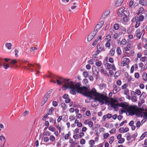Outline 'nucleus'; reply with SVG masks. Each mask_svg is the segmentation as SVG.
<instances>
[{
  "label": "nucleus",
  "mask_w": 147,
  "mask_h": 147,
  "mask_svg": "<svg viewBox=\"0 0 147 147\" xmlns=\"http://www.w3.org/2000/svg\"><path fill=\"white\" fill-rule=\"evenodd\" d=\"M81 85L80 83L75 84L74 89L75 90V94H72L75 95L76 92L82 94L83 95L92 98L94 97V100L96 101L104 100L106 103H108L109 98L107 96L106 94H102L98 92L95 88H93L90 91H88L87 88L85 86L81 87Z\"/></svg>",
  "instance_id": "obj_1"
},
{
  "label": "nucleus",
  "mask_w": 147,
  "mask_h": 147,
  "mask_svg": "<svg viewBox=\"0 0 147 147\" xmlns=\"http://www.w3.org/2000/svg\"><path fill=\"white\" fill-rule=\"evenodd\" d=\"M47 77L52 78L50 81V82L55 84L57 83L58 85L64 84L62 87L64 90H65L68 88H69L70 89V93L71 94H75V90L74 89L75 84H74L73 82L65 80L60 77L52 76L50 75L48 76Z\"/></svg>",
  "instance_id": "obj_2"
},
{
  "label": "nucleus",
  "mask_w": 147,
  "mask_h": 147,
  "mask_svg": "<svg viewBox=\"0 0 147 147\" xmlns=\"http://www.w3.org/2000/svg\"><path fill=\"white\" fill-rule=\"evenodd\" d=\"M127 111L131 116L136 114L139 111V109L136 106H131L129 107Z\"/></svg>",
  "instance_id": "obj_3"
},
{
  "label": "nucleus",
  "mask_w": 147,
  "mask_h": 147,
  "mask_svg": "<svg viewBox=\"0 0 147 147\" xmlns=\"http://www.w3.org/2000/svg\"><path fill=\"white\" fill-rule=\"evenodd\" d=\"M23 63L28 65V67H27L26 66H25L23 64L21 65L22 67H24L25 69L27 68L29 70H30L31 71H33L34 70L32 68V67H34V66L33 65L29 63L28 61L27 60L24 61L23 62Z\"/></svg>",
  "instance_id": "obj_4"
},
{
  "label": "nucleus",
  "mask_w": 147,
  "mask_h": 147,
  "mask_svg": "<svg viewBox=\"0 0 147 147\" xmlns=\"http://www.w3.org/2000/svg\"><path fill=\"white\" fill-rule=\"evenodd\" d=\"M117 14L119 17H122L127 14V12L125 10V7H123L119 9L117 12Z\"/></svg>",
  "instance_id": "obj_5"
},
{
  "label": "nucleus",
  "mask_w": 147,
  "mask_h": 147,
  "mask_svg": "<svg viewBox=\"0 0 147 147\" xmlns=\"http://www.w3.org/2000/svg\"><path fill=\"white\" fill-rule=\"evenodd\" d=\"M104 63L106 69L109 70L112 69L114 71L116 70V68L114 64H111L109 63H106L105 61L104 62Z\"/></svg>",
  "instance_id": "obj_6"
},
{
  "label": "nucleus",
  "mask_w": 147,
  "mask_h": 147,
  "mask_svg": "<svg viewBox=\"0 0 147 147\" xmlns=\"http://www.w3.org/2000/svg\"><path fill=\"white\" fill-rule=\"evenodd\" d=\"M105 51V49L102 47H101L100 45H98L97 48V50L96 53L93 55V56L96 58V55H97L101 51Z\"/></svg>",
  "instance_id": "obj_7"
},
{
  "label": "nucleus",
  "mask_w": 147,
  "mask_h": 147,
  "mask_svg": "<svg viewBox=\"0 0 147 147\" xmlns=\"http://www.w3.org/2000/svg\"><path fill=\"white\" fill-rule=\"evenodd\" d=\"M97 34L96 31H93L90 33L88 36L87 39L89 41H91Z\"/></svg>",
  "instance_id": "obj_8"
},
{
  "label": "nucleus",
  "mask_w": 147,
  "mask_h": 147,
  "mask_svg": "<svg viewBox=\"0 0 147 147\" xmlns=\"http://www.w3.org/2000/svg\"><path fill=\"white\" fill-rule=\"evenodd\" d=\"M138 20L141 22H142L144 19H146L147 18V14L145 13H141L138 17Z\"/></svg>",
  "instance_id": "obj_9"
},
{
  "label": "nucleus",
  "mask_w": 147,
  "mask_h": 147,
  "mask_svg": "<svg viewBox=\"0 0 147 147\" xmlns=\"http://www.w3.org/2000/svg\"><path fill=\"white\" fill-rule=\"evenodd\" d=\"M119 103H115V102L112 101L111 102L110 105L111 107L114 109L116 111H117L119 110L118 106H119Z\"/></svg>",
  "instance_id": "obj_10"
},
{
  "label": "nucleus",
  "mask_w": 147,
  "mask_h": 147,
  "mask_svg": "<svg viewBox=\"0 0 147 147\" xmlns=\"http://www.w3.org/2000/svg\"><path fill=\"white\" fill-rule=\"evenodd\" d=\"M119 106L123 108L124 109L127 111L129 107V105L126 102H121L118 104Z\"/></svg>",
  "instance_id": "obj_11"
},
{
  "label": "nucleus",
  "mask_w": 147,
  "mask_h": 147,
  "mask_svg": "<svg viewBox=\"0 0 147 147\" xmlns=\"http://www.w3.org/2000/svg\"><path fill=\"white\" fill-rule=\"evenodd\" d=\"M113 94H115L121 90L120 88L117 86L115 84H114L113 86Z\"/></svg>",
  "instance_id": "obj_12"
},
{
  "label": "nucleus",
  "mask_w": 147,
  "mask_h": 147,
  "mask_svg": "<svg viewBox=\"0 0 147 147\" xmlns=\"http://www.w3.org/2000/svg\"><path fill=\"white\" fill-rule=\"evenodd\" d=\"M110 12V11L109 10H106L102 15V18L103 19H105L106 17L109 15Z\"/></svg>",
  "instance_id": "obj_13"
},
{
  "label": "nucleus",
  "mask_w": 147,
  "mask_h": 147,
  "mask_svg": "<svg viewBox=\"0 0 147 147\" xmlns=\"http://www.w3.org/2000/svg\"><path fill=\"white\" fill-rule=\"evenodd\" d=\"M93 75L94 77H96V79H97L98 78V72L96 69L94 70H93Z\"/></svg>",
  "instance_id": "obj_14"
},
{
  "label": "nucleus",
  "mask_w": 147,
  "mask_h": 147,
  "mask_svg": "<svg viewBox=\"0 0 147 147\" xmlns=\"http://www.w3.org/2000/svg\"><path fill=\"white\" fill-rule=\"evenodd\" d=\"M129 61V59L127 58H125L123 59V66H125L127 65Z\"/></svg>",
  "instance_id": "obj_15"
},
{
  "label": "nucleus",
  "mask_w": 147,
  "mask_h": 147,
  "mask_svg": "<svg viewBox=\"0 0 147 147\" xmlns=\"http://www.w3.org/2000/svg\"><path fill=\"white\" fill-rule=\"evenodd\" d=\"M127 40L126 39H123L120 42H118V44H119L120 45H125L127 43Z\"/></svg>",
  "instance_id": "obj_16"
},
{
  "label": "nucleus",
  "mask_w": 147,
  "mask_h": 147,
  "mask_svg": "<svg viewBox=\"0 0 147 147\" xmlns=\"http://www.w3.org/2000/svg\"><path fill=\"white\" fill-rule=\"evenodd\" d=\"M6 47L9 50H10L11 49V47L12 44L10 43H6L5 44Z\"/></svg>",
  "instance_id": "obj_17"
},
{
  "label": "nucleus",
  "mask_w": 147,
  "mask_h": 147,
  "mask_svg": "<svg viewBox=\"0 0 147 147\" xmlns=\"http://www.w3.org/2000/svg\"><path fill=\"white\" fill-rule=\"evenodd\" d=\"M123 0H117L116 2V5L117 6L120 5L123 3Z\"/></svg>",
  "instance_id": "obj_18"
},
{
  "label": "nucleus",
  "mask_w": 147,
  "mask_h": 147,
  "mask_svg": "<svg viewBox=\"0 0 147 147\" xmlns=\"http://www.w3.org/2000/svg\"><path fill=\"white\" fill-rule=\"evenodd\" d=\"M146 97V93L144 92H143L140 96V99H144Z\"/></svg>",
  "instance_id": "obj_19"
},
{
  "label": "nucleus",
  "mask_w": 147,
  "mask_h": 147,
  "mask_svg": "<svg viewBox=\"0 0 147 147\" xmlns=\"http://www.w3.org/2000/svg\"><path fill=\"white\" fill-rule=\"evenodd\" d=\"M101 27L102 26L98 24H97L94 28V31H96L97 33L98 30H99Z\"/></svg>",
  "instance_id": "obj_20"
},
{
  "label": "nucleus",
  "mask_w": 147,
  "mask_h": 147,
  "mask_svg": "<svg viewBox=\"0 0 147 147\" xmlns=\"http://www.w3.org/2000/svg\"><path fill=\"white\" fill-rule=\"evenodd\" d=\"M143 80L146 81L147 80V74L145 72H144L142 75Z\"/></svg>",
  "instance_id": "obj_21"
},
{
  "label": "nucleus",
  "mask_w": 147,
  "mask_h": 147,
  "mask_svg": "<svg viewBox=\"0 0 147 147\" xmlns=\"http://www.w3.org/2000/svg\"><path fill=\"white\" fill-rule=\"evenodd\" d=\"M61 106L63 110H66L67 108V106L64 103H62L61 105Z\"/></svg>",
  "instance_id": "obj_22"
},
{
  "label": "nucleus",
  "mask_w": 147,
  "mask_h": 147,
  "mask_svg": "<svg viewBox=\"0 0 147 147\" xmlns=\"http://www.w3.org/2000/svg\"><path fill=\"white\" fill-rule=\"evenodd\" d=\"M140 21L138 19L135 22V27L136 28H138L140 26Z\"/></svg>",
  "instance_id": "obj_23"
},
{
  "label": "nucleus",
  "mask_w": 147,
  "mask_h": 147,
  "mask_svg": "<svg viewBox=\"0 0 147 147\" xmlns=\"http://www.w3.org/2000/svg\"><path fill=\"white\" fill-rule=\"evenodd\" d=\"M115 49L113 48L111 49L110 51L109 54L111 56H112L113 55L115 54Z\"/></svg>",
  "instance_id": "obj_24"
},
{
  "label": "nucleus",
  "mask_w": 147,
  "mask_h": 147,
  "mask_svg": "<svg viewBox=\"0 0 147 147\" xmlns=\"http://www.w3.org/2000/svg\"><path fill=\"white\" fill-rule=\"evenodd\" d=\"M139 2L143 6H145L146 5V1L145 0H139Z\"/></svg>",
  "instance_id": "obj_25"
},
{
  "label": "nucleus",
  "mask_w": 147,
  "mask_h": 147,
  "mask_svg": "<svg viewBox=\"0 0 147 147\" xmlns=\"http://www.w3.org/2000/svg\"><path fill=\"white\" fill-rule=\"evenodd\" d=\"M122 17H123V21L125 22H127L128 20L127 14H126V15H125V16H122Z\"/></svg>",
  "instance_id": "obj_26"
},
{
  "label": "nucleus",
  "mask_w": 147,
  "mask_h": 147,
  "mask_svg": "<svg viewBox=\"0 0 147 147\" xmlns=\"http://www.w3.org/2000/svg\"><path fill=\"white\" fill-rule=\"evenodd\" d=\"M54 111V108L53 107H51V108L48 110V113L49 115H51L52 114L53 111Z\"/></svg>",
  "instance_id": "obj_27"
},
{
  "label": "nucleus",
  "mask_w": 147,
  "mask_h": 147,
  "mask_svg": "<svg viewBox=\"0 0 147 147\" xmlns=\"http://www.w3.org/2000/svg\"><path fill=\"white\" fill-rule=\"evenodd\" d=\"M116 52L118 55H120L121 53V51L120 47H118L117 48Z\"/></svg>",
  "instance_id": "obj_28"
},
{
  "label": "nucleus",
  "mask_w": 147,
  "mask_h": 147,
  "mask_svg": "<svg viewBox=\"0 0 147 147\" xmlns=\"http://www.w3.org/2000/svg\"><path fill=\"white\" fill-rule=\"evenodd\" d=\"M138 16H136L135 18H133L132 20L131 21L133 23H135L136 21L138 20Z\"/></svg>",
  "instance_id": "obj_29"
},
{
  "label": "nucleus",
  "mask_w": 147,
  "mask_h": 147,
  "mask_svg": "<svg viewBox=\"0 0 147 147\" xmlns=\"http://www.w3.org/2000/svg\"><path fill=\"white\" fill-rule=\"evenodd\" d=\"M114 140V136H111L110 138L109 142L110 144H111L113 142Z\"/></svg>",
  "instance_id": "obj_30"
},
{
  "label": "nucleus",
  "mask_w": 147,
  "mask_h": 147,
  "mask_svg": "<svg viewBox=\"0 0 147 147\" xmlns=\"http://www.w3.org/2000/svg\"><path fill=\"white\" fill-rule=\"evenodd\" d=\"M144 10V8L142 7H140L138 10V12L137 13L138 15H139L140 13H141Z\"/></svg>",
  "instance_id": "obj_31"
},
{
  "label": "nucleus",
  "mask_w": 147,
  "mask_h": 147,
  "mask_svg": "<svg viewBox=\"0 0 147 147\" xmlns=\"http://www.w3.org/2000/svg\"><path fill=\"white\" fill-rule=\"evenodd\" d=\"M83 76L85 78L87 77L88 76V73L86 71H84L83 73Z\"/></svg>",
  "instance_id": "obj_32"
},
{
  "label": "nucleus",
  "mask_w": 147,
  "mask_h": 147,
  "mask_svg": "<svg viewBox=\"0 0 147 147\" xmlns=\"http://www.w3.org/2000/svg\"><path fill=\"white\" fill-rule=\"evenodd\" d=\"M97 67H100L102 64V62L100 61H98L95 63Z\"/></svg>",
  "instance_id": "obj_33"
},
{
  "label": "nucleus",
  "mask_w": 147,
  "mask_h": 147,
  "mask_svg": "<svg viewBox=\"0 0 147 147\" xmlns=\"http://www.w3.org/2000/svg\"><path fill=\"white\" fill-rule=\"evenodd\" d=\"M124 94L126 95L129 94V90L127 88L124 89Z\"/></svg>",
  "instance_id": "obj_34"
},
{
  "label": "nucleus",
  "mask_w": 147,
  "mask_h": 147,
  "mask_svg": "<svg viewBox=\"0 0 147 147\" xmlns=\"http://www.w3.org/2000/svg\"><path fill=\"white\" fill-rule=\"evenodd\" d=\"M137 135L138 134L137 133H135L134 134L132 135L131 136V137H132V138H133V139H132L131 140H134L135 138L137 136Z\"/></svg>",
  "instance_id": "obj_35"
},
{
  "label": "nucleus",
  "mask_w": 147,
  "mask_h": 147,
  "mask_svg": "<svg viewBox=\"0 0 147 147\" xmlns=\"http://www.w3.org/2000/svg\"><path fill=\"white\" fill-rule=\"evenodd\" d=\"M131 100L133 102H136L137 101L136 97L135 96H134L131 98Z\"/></svg>",
  "instance_id": "obj_36"
},
{
  "label": "nucleus",
  "mask_w": 147,
  "mask_h": 147,
  "mask_svg": "<svg viewBox=\"0 0 147 147\" xmlns=\"http://www.w3.org/2000/svg\"><path fill=\"white\" fill-rule=\"evenodd\" d=\"M49 139L51 141L53 142L55 141V138L52 135L50 136Z\"/></svg>",
  "instance_id": "obj_37"
},
{
  "label": "nucleus",
  "mask_w": 147,
  "mask_h": 147,
  "mask_svg": "<svg viewBox=\"0 0 147 147\" xmlns=\"http://www.w3.org/2000/svg\"><path fill=\"white\" fill-rule=\"evenodd\" d=\"M55 129V128L53 126H50L49 127V129L52 132L54 131Z\"/></svg>",
  "instance_id": "obj_38"
},
{
  "label": "nucleus",
  "mask_w": 147,
  "mask_h": 147,
  "mask_svg": "<svg viewBox=\"0 0 147 147\" xmlns=\"http://www.w3.org/2000/svg\"><path fill=\"white\" fill-rule=\"evenodd\" d=\"M119 27V24H115L114 26V28L115 30L118 29Z\"/></svg>",
  "instance_id": "obj_39"
},
{
  "label": "nucleus",
  "mask_w": 147,
  "mask_h": 147,
  "mask_svg": "<svg viewBox=\"0 0 147 147\" xmlns=\"http://www.w3.org/2000/svg\"><path fill=\"white\" fill-rule=\"evenodd\" d=\"M135 93L138 95H140L141 94V92L139 90L137 89L136 90Z\"/></svg>",
  "instance_id": "obj_40"
},
{
  "label": "nucleus",
  "mask_w": 147,
  "mask_h": 147,
  "mask_svg": "<svg viewBox=\"0 0 147 147\" xmlns=\"http://www.w3.org/2000/svg\"><path fill=\"white\" fill-rule=\"evenodd\" d=\"M95 61V59H90V60L88 61V63H89L91 65H92L94 63V61Z\"/></svg>",
  "instance_id": "obj_41"
},
{
  "label": "nucleus",
  "mask_w": 147,
  "mask_h": 147,
  "mask_svg": "<svg viewBox=\"0 0 147 147\" xmlns=\"http://www.w3.org/2000/svg\"><path fill=\"white\" fill-rule=\"evenodd\" d=\"M125 140L124 138H121L119 139L118 143L119 144H122L124 142Z\"/></svg>",
  "instance_id": "obj_42"
},
{
  "label": "nucleus",
  "mask_w": 147,
  "mask_h": 147,
  "mask_svg": "<svg viewBox=\"0 0 147 147\" xmlns=\"http://www.w3.org/2000/svg\"><path fill=\"white\" fill-rule=\"evenodd\" d=\"M83 83L85 85L87 84L88 83V80L87 79H84L82 80Z\"/></svg>",
  "instance_id": "obj_43"
},
{
  "label": "nucleus",
  "mask_w": 147,
  "mask_h": 147,
  "mask_svg": "<svg viewBox=\"0 0 147 147\" xmlns=\"http://www.w3.org/2000/svg\"><path fill=\"white\" fill-rule=\"evenodd\" d=\"M5 138L3 136V134H2L0 136V141L5 140Z\"/></svg>",
  "instance_id": "obj_44"
},
{
  "label": "nucleus",
  "mask_w": 147,
  "mask_h": 147,
  "mask_svg": "<svg viewBox=\"0 0 147 147\" xmlns=\"http://www.w3.org/2000/svg\"><path fill=\"white\" fill-rule=\"evenodd\" d=\"M127 86V84H125L122 86L121 87L122 89H126V88Z\"/></svg>",
  "instance_id": "obj_45"
},
{
  "label": "nucleus",
  "mask_w": 147,
  "mask_h": 147,
  "mask_svg": "<svg viewBox=\"0 0 147 147\" xmlns=\"http://www.w3.org/2000/svg\"><path fill=\"white\" fill-rule=\"evenodd\" d=\"M116 84L118 86H120L121 84V82L120 80H118L116 82Z\"/></svg>",
  "instance_id": "obj_46"
},
{
  "label": "nucleus",
  "mask_w": 147,
  "mask_h": 147,
  "mask_svg": "<svg viewBox=\"0 0 147 147\" xmlns=\"http://www.w3.org/2000/svg\"><path fill=\"white\" fill-rule=\"evenodd\" d=\"M89 144L90 145V146H92L94 144V140H90L89 142Z\"/></svg>",
  "instance_id": "obj_47"
},
{
  "label": "nucleus",
  "mask_w": 147,
  "mask_h": 147,
  "mask_svg": "<svg viewBox=\"0 0 147 147\" xmlns=\"http://www.w3.org/2000/svg\"><path fill=\"white\" fill-rule=\"evenodd\" d=\"M86 143L85 140L84 139H82L80 141V143L81 144H84Z\"/></svg>",
  "instance_id": "obj_48"
},
{
  "label": "nucleus",
  "mask_w": 147,
  "mask_h": 147,
  "mask_svg": "<svg viewBox=\"0 0 147 147\" xmlns=\"http://www.w3.org/2000/svg\"><path fill=\"white\" fill-rule=\"evenodd\" d=\"M17 62V61L16 59H13V60H11L10 63L12 64H14L16 63Z\"/></svg>",
  "instance_id": "obj_49"
},
{
  "label": "nucleus",
  "mask_w": 147,
  "mask_h": 147,
  "mask_svg": "<svg viewBox=\"0 0 147 147\" xmlns=\"http://www.w3.org/2000/svg\"><path fill=\"white\" fill-rule=\"evenodd\" d=\"M146 58L147 57H142L140 58V60L141 61L144 62Z\"/></svg>",
  "instance_id": "obj_50"
},
{
  "label": "nucleus",
  "mask_w": 147,
  "mask_h": 147,
  "mask_svg": "<svg viewBox=\"0 0 147 147\" xmlns=\"http://www.w3.org/2000/svg\"><path fill=\"white\" fill-rule=\"evenodd\" d=\"M93 125V123L92 121H90L88 123V125L90 127H92Z\"/></svg>",
  "instance_id": "obj_51"
},
{
  "label": "nucleus",
  "mask_w": 147,
  "mask_h": 147,
  "mask_svg": "<svg viewBox=\"0 0 147 147\" xmlns=\"http://www.w3.org/2000/svg\"><path fill=\"white\" fill-rule=\"evenodd\" d=\"M37 49V48L36 47H32L30 49V51L31 52H32L34 51L35 50H36Z\"/></svg>",
  "instance_id": "obj_52"
},
{
  "label": "nucleus",
  "mask_w": 147,
  "mask_h": 147,
  "mask_svg": "<svg viewBox=\"0 0 147 147\" xmlns=\"http://www.w3.org/2000/svg\"><path fill=\"white\" fill-rule=\"evenodd\" d=\"M52 105L53 106L56 107L57 106V102L56 101H53L52 102Z\"/></svg>",
  "instance_id": "obj_53"
},
{
  "label": "nucleus",
  "mask_w": 147,
  "mask_h": 147,
  "mask_svg": "<svg viewBox=\"0 0 147 147\" xmlns=\"http://www.w3.org/2000/svg\"><path fill=\"white\" fill-rule=\"evenodd\" d=\"M49 140V138L48 137H45L44 138V141L45 142H48Z\"/></svg>",
  "instance_id": "obj_54"
},
{
  "label": "nucleus",
  "mask_w": 147,
  "mask_h": 147,
  "mask_svg": "<svg viewBox=\"0 0 147 147\" xmlns=\"http://www.w3.org/2000/svg\"><path fill=\"white\" fill-rule=\"evenodd\" d=\"M134 76L136 78L138 79L139 78L140 75L138 73H136L135 74Z\"/></svg>",
  "instance_id": "obj_55"
},
{
  "label": "nucleus",
  "mask_w": 147,
  "mask_h": 147,
  "mask_svg": "<svg viewBox=\"0 0 147 147\" xmlns=\"http://www.w3.org/2000/svg\"><path fill=\"white\" fill-rule=\"evenodd\" d=\"M69 142L70 144H76V143H75L74 141V140L72 139H71L69 140Z\"/></svg>",
  "instance_id": "obj_56"
},
{
  "label": "nucleus",
  "mask_w": 147,
  "mask_h": 147,
  "mask_svg": "<svg viewBox=\"0 0 147 147\" xmlns=\"http://www.w3.org/2000/svg\"><path fill=\"white\" fill-rule=\"evenodd\" d=\"M109 134L108 133L105 134L104 135V139H107L109 136Z\"/></svg>",
  "instance_id": "obj_57"
},
{
  "label": "nucleus",
  "mask_w": 147,
  "mask_h": 147,
  "mask_svg": "<svg viewBox=\"0 0 147 147\" xmlns=\"http://www.w3.org/2000/svg\"><path fill=\"white\" fill-rule=\"evenodd\" d=\"M3 67L5 69H6L9 67V65L8 64H4L3 65Z\"/></svg>",
  "instance_id": "obj_58"
},
{
  "label": "nucleus",
  "mask_w": 147,
  "mask_h": 147,
  "mask_svg": "<svg viewBox=\"0 0 147 147\" xmlns=\"http://www.w3.org/2000/svg\"><path fill=\"white\" fill-rule=\"evenodd\" d=\"M79 129L78 128H76L74 131V134H76L79 133Z\"/></svg>",
  "instance_id": "obj_59"
},
{
  "label": "nucleus",
  "mask_w": 147,
  "mask_h": 147,
  "mask_svg": "<svg viewBox=\"0 0 147 147\" xmlns=\"http://www.w3.org/2000/svg\"><path fill=\"white\" fill-rule=\"evenodd\" d=\"M69 119L70 120V121H72L75 120V117L74 116H70L69 117Z\"/></svg>",
  "instance_id": "obj_60"
},
{
  "label": "nucleus",
  "mask_w": 147,
  "mask_h": 147,
  "mask_svg": "<svg viewBox=\"0 0 147 147\" xmlns=\"http://www.w3.org/2000/svg\"><path fill=\"white\" fill-rule=\"evenodd\" d=\"M111 44L109 42H107L105 44V46L107 47H110Z\"/></svg>",
  "instance_id": "obj_61"
},
{
  "label": "nucleus",
  "mask_w": 147,
  "mask_h": 147,
  "mask_svg": "<svg viewBox=\"0 0 147 147\" xmlns=\"http://www.w3.org/2000/svg\"><path fill=\"white\" fill-rule=\"evenodd\" d=\"M109 62L111 63H113L114 62V60L112 57H110L109 58Z\"/></svg>",
  "instance_id": "obj_62"
},
{
  "label": "nucleus",
  "mask_w": 147,
  "mask_h": 147,
  "mask_svg": "<svg viewBox=\"0 0 147 147\" xmlns=\"http://www.w3.org/2000/svg\"><path fill=\"white\" fill-rule=\"evenodd\" d=\"M51 134V133L49 131H46L45 133V135L46 136H49Z\"/></svg>",
  "instance_id": "obj_63"
},
{
  "label": "nucleus",
  "mask_w": 147,
  "mask_h": 147,
  "mask_svg": "<svg viewBox=\"0 0 147 147\" xmlns=\"http://www.w3.org/2000/svg\"><path fill=\"white\" fill-rule=\"evenodd\" d=\"M146 111L144 112L143 114L145 117L147 118V108H146Z\"/></svg>",
  "instance_id": "obj_64"
}]
</instances>
